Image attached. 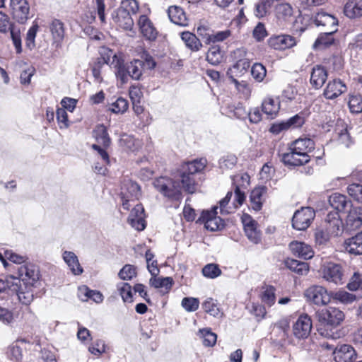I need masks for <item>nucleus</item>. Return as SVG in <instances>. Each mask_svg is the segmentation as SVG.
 Segmentation results:
<instances>
[{"label":"nucleus","instance_id":"nucleus-1","mask_svg":"<svg viewBox=\"0 0 362 362\" xmlns=\"http://www.w3.org/2000/svg\"><path fill=\"white\" fill-rule=\"evenodd\" d=\"M156 65V62L149 55H146L144 60L134 59L129 64H124L123 60L118 70L115 71V74L122 83H126L129 77L139 81L141 78L143 71L153 69Z\"/></svg>","mask_w":362,"mask_h":362},{"label":"nucleus","instance_id":"nucleus-2","mask_svg":"<svg viewBox=\"0 0 362 362\" xmlns=\"http://www.w3.org/2000/svg\"><path fill=\"white\" fill-rule=\"evenodd\" d=\"M206 160L204 158L196 159L182 164L180 169V181L177 182L181 189H184L189 194H193L196 191L195 175L204 169Z\"/></svg>","mask_w":362,"mask_h":362},{"label":"nucleus","instance_id":"nucleus-3","mask_svg":"<svg viewBox=\"0 0 362 362\" xmlns=\"http://www.w3.org/2000/svg\"><path fill=\"white\" fill-rule=\"evenodd\" d=\"M139 9L136 0H123L113 15V21L121 28L132 30L134 25L132 16L137 13Z\"/></svg>","mask_w":362,"mask_h":362},{"label":"nucleus","instance_id":"nucleus-4","mask_svg":"<svg viewBox=\"0 0 362 362\" xmlns=\"http://www.w3.org/2000/svg\"><path fill=\"white\" fill-rule=\"evenodd\" d=\"M93 136L98 144H93L92 148L98 151V154L106 164H109L110 160L108 153L103 148L109 147L111 144V139L106 127L103 124L96 126L93 130Z\"/></svg>","mask_w":362,"mask_h":362},{"label":"nucleus","instance_id":"nucleus-5","mask_svg":"<svg viewBox=\"0 0 362 362\" xmlns=\"http://www.w3.org/2000/svg\"><path fill=\"white\" fill-rule=\"evenodd\" d=\"M18 278L11 276L12 282H15L14 279L20 281L26 288H32L40 278V272L38 267L33 264H25L18 268Z\"/></svg>","mask_w":362,"mask_h":362},{"label":"nucleus","instance_id":"nucleus-6","mask_svg":"<svg viewBox=\"0 0 362 362\" xmlns=\"http://www.w3.org/2000/svg\"><path fill=\"white\" fill-rule=\"evenodd\" d=\"M8 31H10L11 37L16 52L18 54L21 53L22 46L20 29L11 23L10 18L6 13L0 11V32L6 33Z\"/></svg>","mask_w":362,"mask_h":362},{"label":"nucleus","instance_id":"nucleus-7","mask_svg":"<svg viewBox=\"0 0 362 362\" xmlns=\"http://www.w3.org/2000/svg\"><path fill=\"white\" fill-rule=\"evenodd\" d=\"M155 188L164 196L174 199L181 197V187L178 183L171 179L160 177L153 182Z\"/></svg>","mask_w":362,"mask_h":362},{"label":"nucleus","instance_id":"nucleus-8","mask_svg":"<svg viewBox=\"0 0 362 362\" xmlns=\"http://www.w3.org/2000/svg\"><path fill=\"white\" fill-rule=\"evenodd\" d=\"M304 296L308 301L318 306L328 304L331 300V294L327 290L321 286L314 285L308 288Z\"/></svg>","mask_w":362,"mask_h":362},{"label":"nucleus","instance_id":"nucleus-9","mask_svg":"<svg viewBox=\"0 0 362 362\" xmlns=\"http://www.w3.org/2000/svg\"><path fill=\"white\" fill-rule=\"evenodd\" d=\"M315 216V211L311 207H303L295 212L293 219V227L298 230H305L309 227Z\"/></svg>","mask_w":362,"mask_h":362},{"label":"nucleus","instance_id":"nucleus-10","mask_svg":"<svg viewBox=\"0 0 362 362\" xmlns=\"http://www.w3.org/2000/svg\"><path fill=\"white\" fill-rule=\"evenodd\" d=\"M320 275L327 281L335 284H342V271L339 264L327 262H325L319 270Z\"/></svg>","mask_w":362,"mask_h":362},{"label":"nucleus","instance_id":"nucleus-11","mask_svg":"<svg viewBox=\"0 0 362 362\" xmlns=\"http://www.w3.org/2000/svg\"><path fill=\"white\" fill-rule=\"evenodd\" d=\"M10 7L13 18L21 24H24L30 18V5L27 0H10Z\"/></svg>","mask_w":362,"mask_h":362},{"label":"nucleus","instance_id":"nucleus-12","mask_svg":"<svg viewBox=\"0 0 362 362\" xmlns=\"http://www.w3.org/2000/svg\"><path fill=\"white\" fill-rule=\"evenodd\" d=\"M318 320L325 325L337 326L344 319V313L334 307H329L317 313Z\"/></svg>","mask_w":362,"mask_h":362},{"label":"nucleus","instance_id":"nucleus-13","mask_svg":"<svg viewBox=\"0 0 362 362\" xmlns=\"http://www.w3.org/2000/svg\"><path fill=\"white\" fill-rule=\"evenodd\" d=\"M217 207H214L211 211H203L199 220L204 223L207 230L216 231L221 230L224 227L223 220L217 216Z\"/></svg>","mask_w":362,"mask_h":362},{"label":"nucleus","instance_id":"nucleus-14","mask_svg":"<svg viewBox=\"0 0 362 362\" xmlns=\"http://www.w3.org/2000/svg\"><path fill=\"white\" fill-rule=\"evenodd\" d=\"M122 208L129 210L130 202L137 200L141 195L140 187L134 182L129 181L122 188Z\"/></svg>","mask_w":362,"mask_h":362},{"label":"nucleus","instance_id":"nucleus-15","mask_svg":"<svg viewBox=\"0 0 362 362\" xmlns=\"http://www.w3.org/2000/svg\"><path fill=\"white\" fill-rule=\"evenodd\" d=\"M325 230L333 237L342 234L344 225L341 217L337 212H329L325 221Z\"/></svg>","mask_w":362,"mask_h":362},{"label":"nucleus","instance_id":"nucleus-16","mask_svg":"<svg viewBox=\"0 0 362 362\" xmlns=\"http://www.w3.org/2000/svg\"><path fill=\"white\" fill-rule=\"evenodd\" d=\"M312 320L307 315H301L293 325V335L298 339L307 338L311 332Z\"/></svg>","mask_w":362,"mask_h":362},{"label":"nucleus","instance_id":"nucleus-17","mask_svg":"<svg viewBox=\"0 0 362 362\" xmlns=\"http://www.w3.org/2000/svg\"><path fill=\"white\" fill-rule=\"evenodd\" d=\"M274 15L279 25H286L292 21L293 8L287 2L278 3L274 6Z\"/></svg>","mask_w":362,"mask_h":362},{"label":"nucleus","instance_id":"nucleus-18","mask_svg":"<svg viewBox=\"0 0 362 362\" xmlns=\"http://www.w3.org/2000/svg\"><path fill=\"white\" fill-rule=\"evenodd\" d=\"M334 358L336 362H355L356 353L349 344H341L334 349Z\"/></svg>","mask_w":362,"mask_h":362},{"label":"nucleus","instance_id":"nucleus-19","mask_svg":"<svg viewBox=\"0 0 362 362\" xmlns=\"http://www.w3.org/2000/svg\"><path fill=\"white\" fill-rule=\"evenodd\" d=\"M144 209L141 204H136L132 210L127 221L132 228L141 231L146 228Z\"/></svg>","mask_w":362,"mask_h":362},{"label":"nucleus","instance_id":"nucleus-20","mask_svg":"<svg viewBox=\"0 0 362 362\" xmlns=\"http://www.w3.org/2000/svg\"><path fill=\"white\" fill-rule=\"evenodd\" d=\"M347 211L346 228L350 231L359 228L362 226V207L351 206Z\"/></svg>","mask_w":362,"mask_h":362},{"label":"nucleus","instance_id":"nucleus-21","mask_svg":"<svg viewBox=\"0 0 362 362\" xmlns=\"http://www.w3.org/2000/svg\"><path fill=\"white\" fill-rule=\"evenodd\" d=\"M138 25L141 33L146 40L153 41L156 39L158 31L147 16H140L138 21Z\"/></svg>","mask_w":362,"mask_h":362},{"label":"nucleus","instance_id":"nucleus-22","mask_svg":"<svg viewBox=\"0 0 362 362\" xmlns=\"http://www.w3.org/2000/svg\"><path fill=\"white\" fill-rule=\"evenodd\" d=\"M313 21L317 27H322L326 30L337 31L338 20L331 14L322 11L318 12L315 15Z\"/></svg>","mask_w":362,"mask_h":362},{"label":"nucleus","instance_id":"nucleus-23","mask_svg":"<svg viewBox=\"0 0 362 362\" xmlns=\"http://www.w3.org/2000/svg\"><path fill=\"white\" fill-rule=\"evenodd\" d=\"M269 45L274 49L284 50L296 45V39L288 35L271 37L268 40Z\"/></svg>","mask_w":362,"mask_h":362},{"label":"nucleus","instance_id":"nucleus-24","mask_svg":"<svg viewBox=\"0 0 362 362\" xmlns=\"http://www.w3.org/2000/svg\"><path fill=\"white\" fill-rule=\"evenodd\" d=\"M281 161L286 166L296 167L303 165L310 161V157H302L296 151L291 149L289 146L288 152L281 154Z\"/></svg>","mask_w":362,"mask_h":362},{"label":"nucleus","instance_id":"nucleus-25","mask_svg":"<svg viewBox=\"0 0 362 362\" xmlns=\"http://www.w3.org/2000/svg\"><path fill=\"white\" fill-rule=\"evenodd\" d=\"M346 85L339 79L329 81L324 90L323 95L327 99L333 100L346 91Z\"/></svg>","mask_w":362,"mask_h":362},{"label":"nucleus","instance_id":"nucleus-26","mask_svg":"<svg viewBox=\"0 0 362 362\" xmlns=\"http://www.w3.org/2000/svg\"><path fill=\"white\" fill-rule=\"evenodd\" d=\"M291 149L296 151L302 157H310L308 153L315 148L314 141L308 138L298 139L291 144Z\"/></svg>","mask_w":362,"mask_h":362},{"label":"nucleus","instance_id":"nucleus-27","mask_svg":"<svg viewBox=\"0 0 362 362\" xmlns=\"http://www.w3.org/2000/svg\"><path fill=\"white\" fill-rule=\"evenodd\" d=\"M330 206L339 212L346 211L352 206L351 202L345 195L334 193L329 197Z\"/></svg>","mask_w":362,"mask_h":362},{"label":"nucleus","instance_id":"nucleus-28","mask_svg":"<svg viewBox=\"0 0 362 362\" xmlns=\"http://www.w3.org/2000/svg\"><path fill=\"white\" fill-rule=\"evenodd\" d=\"M289 248L294 255L305 259L312 258L314 255L311 247L303 242L293 241L289 244Z\"/></svg>","mask_w":362,"mask_h":362},{"label":"nucleus","instance_id":"nucleus-29","mask_svg":"<svg viewBox=\"0 0 362 362\" xmlns=\"http://www.w3.org/2000/svg\"><path fill=\"white\" fill-rule=\"evenodd\" d=\"M327 78V70L322 66L316 65L313 68L310 76V83L315 89L320 88Z\"/></svg>","mask_w":362,"mask_h":362},{"label":"nucleus","instance_id":"nucleus-30","mask_svg":"<svg viewBox=\"0 0 362 362\" xmlns=\"http://www.w3.org/2000/svg\"><path fill=\"white\" fill-rule=\"evenodd\" d=\"M15 282H12L11 288L12 291L16 292L18 296V299L24 304H29L33 299V292L32 288H26L22 284H20V281L14 279Z\"/></svg>","mask_w":362,"mask_h":362},{"label":"nucleus","instance_id":"nucleus-31","mask_svg":"<svg viewBox=\"0 0 362 362\" xmlns=\"http://www.w3.org/2000/svg\"><path fill=\"white\" fill-rule=\"evenodd\" d=\"M344 247L346 252L350 254L362 255V231L346 239L344 242Z\"/></svg>","mask_w":362,"mask_h":362},{"label":"nucleus","instance_id":"nucleus-32","mask_svg":"<svg viewBox=\"0 0 362 362\" xmlns=\"http://www.w3.org/2000/svg\"><path fill=\"white\" fill-rule=\"evenodd\" d=\"M168 13L170 21L178 25H188V18L183 9L177 6H170L168 9Z\"/></svg>","mask_w":362,"mask_h":362},{"label":"nucleus","instance_id":"nucleus-33","mask_svg":"<svg viewBox=\"0 0 362 362\" xmlns=\"http://www.w3.org/2000/svg\"><path fill=\"white\" fill-rule=\"evenodd\" d=\"M100 54L103 60V63L113 66L115 69V71L118 70L123 61L115 52L105 47L100 49Z\"/></svg>","mask_w":362,"mask_h":362},{"label":"nucleus","instance_id":"nucleus-34","mask_svg":"<svg viewBox=\"0 0 362 362\" xmlns=\"http://www.w3.org/2000/svg\"><path fill=\"white\" fill-rule=\"evenodd\" d=\"M336 30H326L319 35L313 47L314 49H324L334 43Z\"/></svg>","mask_w":362,"mask_h":362},{"label":"nucleus","instance_id":"nucleus-35","mask_svg":"<svg viewBox=\"0 0 362 362\" xmlns=\"http://www.w3.org/2000/svg\"><path fill=\"white\" fill-rule=\"evenodd\" d=\"M280 108V104L278 100L267 98L264 100L262 104V112L268 118H274L276 116Z\"/></svg>","mask_w":362,"mask_h":362},{"label":"nucleus","instance_id":"nucleus-36","mask_svg":"<svg viewBox=\"0 0 362 362\" xmlns=\"http://www.w3.org/2000/svg\"><path fill=\"white\" fill-rule=\"evenodd\" d=\"M181 39L192 52H197L203 47L200 40L193 33L185 31L181 33Z\"/></svg>","mask_w":362,"mask_h":362},{"label":"nucleus","instance_id":"nucleus-37","mask_svg":"<svg viewBox=\"0 0 362 362\" xmlns=\"http://www.w3.org/2000/svg\"><path fill=\"white\" fill-rule=\"evenodd\" d=\"M63 259L74 275H78L83 272V268L78 262V257L73 252L65 251L63 253Z\"/></svg>","mask_w":362,"mask_h":362},{"label":"nucleus","instance_id":"nucleus-38","mask_svg":"<svg viewBox=\"0 0 362 362\" xmlns=\"http://www.w3.org/2000/svg\"><path fill=\"white\" fill-rule=\"evenodd\" d=\"M344 14L349 18L362 16V5L356 0H349L344 8Z\"/></svg>","mask_w":362,"mask_h":362},{"label":"nucleus","instance_id":"nucleus-39","mask_svg":"<svg viewBox=\"0 0 362 362\" xmlns=\"http://www.w3.org/2000/svg\"><path fill=\"white\" fill-rule=\"evenodd\" d=\"M285 265L291 271L299 275H306L309 271L308 263L293 259H287L285 260Z\"/></svg>","mask_w":362,"mask_h":362},{"label":"nucleus","instance_id":"nucleus-40","mask_svg":"<svg viewBox=\"0 0 362 362\" xmlns=\"http://www.w3.org/2000/svg\"><path fill=\"white\" fill-rule=\"evenodd\" d=\"M267 192V187L264 186L255 188L250 194V199L252 207L255 211L261 209L262 206V196Z\"/></svg>","mask_w":362,"mask_h":362},{"label":"nucleus","instance_id":"nucleus-41","mask_svg":"<svg viewBox=\"0 0 362 362\" xmlns=\"http://www.w3.org/2000/svg\"><path fill=\"white\" fill-rule=\"evenodd\" d=\"M202 308L206 313L215 317H222L223 313L221 312L218 306L216 300L212 298H206L202 303Z\"/></svg>","mask_w":362,"mask_h":362},{"label":"nucleus","instance_id":"nucleus-42","mask_svg":"<svg viewBox=\"0 0 362 362\" xmlns=\"http://www.w3.org/2000/svg\"><path fill=\"white\" fill-rule=\"evenodd\" d=\"M197 34L201 37L206 45H209V40L213 34V29L211 25L206 21H201L197 25Z\"/></svg>","mask_w":362,"mask_h":362},{"label":"nucleus","instance_id":"nucleus-43","mask_svg":"<svg viewBox=\"0 0 362 362\" xmlns=\"http://www.w3.org/2000/svg\"><path fill=\"white\" fill-rule=\"evenodd\" d=\"M50 31L56 42H60L64 37V23L59 20H54L50 25Z\"/></svg>","mask_w":362,"mask_h":362},{"label":"nucleus","instance_id":"nucleus-44","mask_svg":"<svg viewBox=\"0 0 362 362\" xmlns=\"http://www.w3.org/2000/svg\"><path fill=\"white\" fill-rule=\"evenodd\" d=\"M223 59V53L218 45L211 46L206 54V60L212 65L220 64Z\"/></svg>","mask_w":362,"mask_h":362},{"label":"nucleus","instance_id":"nucleus-45","mask_svg":"<svg viewBox=\"0 0 362 362\" xmlns=\"http://www.w3.org/2000/svg\"><path fill=\"white\" fill-rule=\"evenodd\" d=\"M117 289L124 302L132 303V286L128 283L120 282L117 284Z\"/></svg>","mask_w":362,"mask_h":362},{"label":"nucleus","instance_id":"nucleus-46","mask_svg":"<svg viewBox=\"0 0 362 362\" xmlns=\"http://www.w3.org/2000/svg\"><path fill=\"white\" fill-rule=\"evenodd\" d=\"M331 298L344 304H349L356 300V296L345 291H338L331 294Z\"/></svg>","mask_w":362,"mask_h":362},{"label":"nucleus","instance_id":"nucleus-47","mask_svg":"<svg viewBox=\"0 0 362 362\" xmlns=\"http://www.w3.org/2000/svg\"><path fill=\"white\" fill-rule=\"evenodd\" d=\"M128 101L123 98H118L114 103H111L109 110L113 113H124L128 108Z\"/></svg>","mask_w":362,"mask_h":362},{"label":"nucleus","instance_id":"nucleus-48","mask_svg":"<svg viewBox=\"0 0 362 362\" xmlns=\"http://www.w3.org/2000/svg\"><path fill=\"white\" fill-rule=\"evenodd\" d=\"M120 144L127 151H135L139 148V142L134 137L124 135L120 140Z\"/></svg>","mask_w":362,"mask_h":362},{"label":"nucleus","instance_id":"nucleus-49","mask_svg":"<svg viewBox=\"0 0 362 362\" xmlns=\"http://www.w3.org/2000/svg\"><path fill=\"white\" fill-rule=\"evenodd\" d=\"M271 8L272 6L269 5V1L263 0L255 4L254 13L255 16L261 18L266 16L269 13Z\"/></svg>","mask_w":362,"mask_h":362},{"label":"nucleus","instance_id":"nucleus-50","mask_svg":"<svg viewBox=\"0 0 362 362\" xmlns=\"http://www.w3.org/2000/svg\"><path fill=\"white\" fill-rule=\"evenodd\" d=\"M251 74L255 80L258 82L263 81L267 74L265 67L260 63H255L252 66Z\"/></svg>","mask_w":362,"mask_h":362},{"label":"nucleus","instance_id":"nucleus-51","mask_svg":"<svg viewBox=\"0 0 362 362\" xmlns=\"http://www.w3.org/2000/svg\"><path fill=\"white\" fill-rule=\"evenodd\" d=\"M118 275L122 280H131L136 276V268L133 265L126 264L119 271Z\"/></svg>","mask_w":362,"mask_h":362},{"label":"nucleus","instance_id":"nucleus-52","mask_svg":"<svg viewBox=\"0 0 362 362\" xmlns=\"http://www.w3.org/2000/svg\"><path fill=\"white\" fill-rule=\"evenodd\" d=\"M202 274L207 278L214 279L221 275V271L217 264H209L202 269Z\"/></svg>","mask_w":362,"mask_h":362},{"label":"nucleus","instance_id":"nucleus-53","mask_svg":"<svg viewBox=\"0 0 362 362\" xmlns=\"http://www.w3.org/2000/svg\"><path fill=\"white\" fill-rule=\"evenodd\" d=\"M181 305L186 311L194 312L199 308V301L196 298L185 297L182 300Z\"/></svg>","mask_w":362,"mask_h":362},{"label":"nucleus","instance_id":"nucleus-54","mask_svg":"<svg viewBox=\"0 0 362 362\" xmlns=\"http://www.w3.org/2000/svg\"><path fill=\"white\" fill-rule=\"evenodd\" d=\"M250 66V59L235 62L232 68L231 71L236 76L244 74Z\"/></svg>","mask_w":362,"mask_h":362},{"label":"nucleus","instance_id":"nucleus-55","mask_svg":"<svg viewBox=\"0 0 362 362\" xmlns=\"http://www.w3.org/2000/svg\"><path fill=\"white\" fill-rule=\"evenodd\" d=\"M348 105L351 112L357 114L362 112V97L361 95H351Z\"/></svg>","mask_w":362,"mask_h":362},{"label":"nucleus","instance_id":"nucleus-56","mask_svg":"<svg viewBox=\"0 0 362 362\" xmlns=\"http://www.w3.org/2000/svg\"><path fill=\"white\" fill-rule=\"evenodd\" d=\"M245 232L248 239L252 243L257 244L261 240V233L257 229V225L247 226Z\"/></svg>","mask_w":362,"mask_h":362},{"label":"nucleus","instance_id":"nucleus-57","mask_svg":"<svg viewBox=\"0 0 362 362\" xmlns=\"http://www.w3.org/2000/svg\"><path fill=\"white\" fill-rule=\"evenodd\" d=\"M236 163L237 158L234 155H227L219 160V167L223 170L232 169Z\"/></svg>","mask_w":362,"mask_h":362},{"label":"nucleus","instance_id":"nucleus-58","mask_svg":"<svg viewBox=\"0 0 362 362\" xmlns=\"http://www.w3.org/2000/svg\"><path fill=\"white\" fill-rule=\"evenodd\" d=\"M347 192L355 200L362 203V185L360 184L353 183L347 187Z\"/></svg>","mask_w":362,"mask_h":362},{"label":"nucleus","instance_id":"nucleus-59","mask_svg":"<svg viewBox=\"0 0 362 362\" xmlns=\"http://www.w3.org/2000/svg\"><path fill=\"white\" fill-rule=\"evenodd\" d=\"M262 300L269 306L274 305L275 303V288L272 286H267L262 293Z\"/></svg>","mask_w":362,"mask_h":362},{"label":"nucleus","instance_id":"nucleus-60","mask_svg":"<svg viewBox=\"0 0 362 362\" xmlns=\"http://www.w3.org/2000/svg\"><path fill=\"white\" fill-rule=\"evenodd\" d=\"M203 337V344L206 346H213L216 342L217 336L216 334L211 332L208 329H203L200 330Z\"/></svg>","mask_w":362,"mask_h":362},{"label":"nucleus","instance_id":"nucleus-61","mask_svg":"<svg viewBox=\"0 0 362 362\" xmlns=\"http://www.w3.org/2000/svg\"><path fill=\"white\" fill-rule=\"evenodd\" d=\"M150 282L155 288H170L173 285V279L170 277L156 278L153 276L151 279Z\"/></svg>","mask_w":362,"mask_h":362},{"label":"nucleus","instance_id":"nucleus-62","mask_svg":"<svg viewBox=\"0 0 362 362\" xmlns=\"http://www.w3.org/2000/svg\"><path fill=\"white\" fill-rule=\"evenodd\" d=\"M56 115L60 129L67 128L69 126L68 115L64 108L58 107L57 109Z\"/></svg>","mask_w":362,"mask_h":362},{"label":"nucleus","instance_id":"nucleus-63","mask_svg":"<svg viewBox=\"0 0 362 362\" xmlns=\"http://www.w3.org/2000/svg\"><path fill=\"white\" fill-rule=\"evenodd\" d=\"M233 82L238 92H240L245 98H248L251 94V87L248 83L245 81H238L233 79Z\"/></svg>","mask_w":362,"mask_h":362},{"label":"nucleus","instance_id":"nucleus-64","mask_svg":"<svg viewBox=\"0 0 362 362\" xmlns=\"http://www.w3.org/2000/svg\"><path fill=\"white\" fill-rule=\"evenodd\" d=\"M231 35V31L230 30H225L222 31H218L216 33L213 32L211 39L209 40V44L220 42L226 40Z\"/></svg>","mask_w":362,"mask_h":362}]
</instances>
